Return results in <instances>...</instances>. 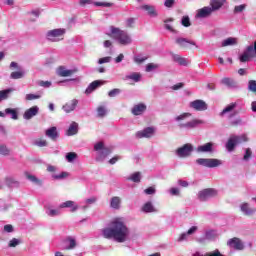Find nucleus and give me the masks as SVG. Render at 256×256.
Instances as JSON below:
<instances>
[{
  "mask_svg": "<svg viewBox=\"0 0 256 256\" xmlns=\"http://www.w3.org/2000/svg\"><path fill=\"white\" fill-rule=\"evenodd\" d=\"M66 30L64 28L54 29L47 32L46 37L48 41L55 43L57 41H63Z\"/></svg>",
  "mask_w": 256,
  "mask_h": 256,
  "instance_id": "nucleus-4",
  "label": "nucleus"
},
{
  "mask_svg": "<svg viewBox=\"0 0 256 256\" xmlns=\"http://www.w3.org/2000/svg\"><path fill=\"white\" fill-rule=\"evenodd\" d=\"M40 96L35 95V94H27L26 95V100L27 101H33V99H39Z\"/></svg>",
  "mask_w": 256,
  "mask_h": 256,
  "instance_id": "nucleus-63",
  "label": "nucleus"
},
{
  "mask_svg": "<svg viewBox=\"0 0 256 256\" xmlns=\"http://www.w3.org/2000/svg\"><path fill=\"white\" fill-rule=\"evenodd\" d=\"M111 228H104L102 235L104 239H114L118 243H125L129 237V228L121 218H116L110 223Z\"/></svg>",
  "mask_w": 256,
  "mask_h": 256,
  "instance_id": "nucleus-1",
  "label": "nucleus"
},
{
  "mask_svg": "<svg viewBox=\"0 0 256 256\" xmlns=\"http://www.w3.org/2000/svg\"><path fill=\"white\" fill-rule=\"evenodd\" d=\"M38 85L39 87H44V89H49V87H51V81L40 80L38 81Z\"/></svg>",
  "mask_w": 256,
  "mask_h": 256,
  "instance_id": "nucleus-51",
  "label": "nucleus"
},
{
  "mask_svg": "<svg viewBox=\"0 0 256 256\" xmlns=\"http://www.w3.org/2000/svg\"><path fill=\"white\" fill-rule=\"evenodd\" d=\"M119 93H121V89L119 88H115V89H112L108 95L109 97H117V95H119Z\"/></svg>",
  "mask_w": 256,
  "mask_h": 256,
  "instance_id": "nucleus-54",
  "label": "nucleus"
},
{
  "mask_svg": "<svg viewBox=\"0 0 256 256\" xmlns=\"http://www.w3.org/2000/svg\"><path fill=\"white\" fill-rule=\"evenodd\" d=\"M164 5L165 7H168V9H170L175 5V0H165Z\"/></svg>",
  "mask_w": 256,
  "mask_h": 256,
  "instance_id": "nucleus-61",
  "label": "nucleus"
},
{
  "mask_svg": "<svg viewBox=\"0 0 256 256\" xmlns=\"http://www.w3.org/2000/svg\"><path fill=\"white\" fill-rule=\"evenodd\" d=\"M240 209H241L242 213H244V215H247L248 217L251 215H254V213H256V209L249 207V203H243L240 206Z\"/></svg>",
  "mask_w": 256,
  "mask_h": 256,
  "instance_id": "nucleus-22",
  "label": "nucleus"
},
{
  "mask_svg": "<svg viewBox=\"0 0 256 256\" xmlns=\"http://www.w3.org/2000/svg\"><path fill=\"white\" fill-rule=\"evenodd\" d=\"M98 117H105L107 115V110L103 106L97 108Z\"/></svg>",
  "mask_w": 256,
  "mask_h": 256,
  "instance_id": "nucleus-50",
  "label": "nucleus"
},
{
  "mask_svg": "<svg viewBox=\"0 0 256 256\" xmlns=\"http://www.w3.org/2000/svg\"><path fill=\"white\" fill-rule=\"evenodd\" d=\"M222 83H223V85H226L227 87H235V85H237L235 80H233L231 78H223Z\"/></svg>",
  "mask_w": 256,
  "mask_h": 256,
  "instance_id": "nucleus-36",
  "label": "nucleus"
},
{
  "mask_svg": "<svg viewBox=\"0 0 256 256\" xmlns=\"http://www.w3.org/2000/svg\"><path fill=\"white\" fill-rule=\"evenodd\" d=\"M105 148V144L103 142H98L94 145V151H102Z\"/></svg>",
  "mask_w": 256,
  "mask_h": 256,
  "instance_id": "nucleus-56",
  "label": "nucleus"
},
{
  "mask_svg": "<svg viewBox=\"0 0 256 256\" xmlns=\"http://www.w3.org/2000/svg\"><path fill=\"white\" fill-rule=\"evenodd\" d=\"M251 57H255L252 45L248 46L246 51L240 56V61L241 63H247Z\"/></svg>",
  "mask_w": 256,
  "mask_h": 256,
  "instance_id": "nucleus-14",
  "label": "nucleus"
},
{
  "mask_svg": "<svg viewBox=\"0 0 256 256\" xmlns=\"http://www.w3.org/2000/svg\"><path fill=\"white\" fill-rule=\"evenodd\" d=\"M96 7H113V3L111 2H94Z\"/></svg>",
  "mask_w": 256,
  "mask_h": 256,
  "instance_id": "nucleus-49",
  "label": "nucleus"
},
{
  "mask_svg": "<svg viewBox=\"0 0 256 256\" xmlns=\"http://www.w3.org/2000/svg\"><path fill=\"white\" fill-rule=\"evenodd\" d=\"M159 66L157 64L154 63H149L146 66V71L147 73H150V71H153V69H157Z\"/></svg>",
  "mask_w": 256,
  "mask_h": 256,
  "instance_id": "nucleus-57",
  "label": "nucleus"
},
{
  "mask_svg": "<svg viewBox=\"0 0 256 256\" xmlns=\"http://www.w3.org/2000/svg\"><path fill=\"white\" fill-rule=\"evenodd\" d=\"M147 59H149V56H144V57L136 56V57H134V61L138 65H141V63H145V61H147Z\"/></svg>",
  "mask_w": 256,
  "mask_h": 256,
  "instance_id": "nucleus-46",
  "label": "nucleus"
},
{
  "mask_svg": "<svg viewBox=\"0 0 256 256\" xmlns=\"http://www.w3.org/2000/svg\"><path fill=\"white\" fill-rule=\"evenodd\" d=\"M232 45H237V38L230 37L222 42V47H229Z\"/></svg>",
  "mask_w": 256,
  "mask_h": 256,
  "instance_id": "nucleus-31",
  "label": "nucleus"
},
{
  "mask_svg": "<svg viewBox=\"0 0 256 256\" xmlns=\"http://www.w3.org/2000/svg\"><path fill=\"white\" fill-rule=\"evenodd\" d=\"M248 91H250L251 93H256V81L255 80H249Z\"/></svg>",
  "mask_w": 256,
  "mask_h": 256,
  "instance_id": "nucleus-42",
  "label": "nucleus"
},
{
  "mask_svg": "<svg viewBox=\"0 0 256 256\" xmlns=\"http://www.w3.org/2000/svg\"><path fill=\"white\" fill-rule=\"evenodd\" d=\"M211 197H217L215 188H206L198 192L199 201H208Z\"/></svg>",
  "mask_w": 256,
  "mask_h": 256,
  "instance_id": "nucleus-6",
  "label": "nucleus"
},
{
  "mask_svg": "<svg viewBox=\"0 0 256 256\" xmlns=\"http://www.w3.org/2000/svg\"><path fill=\"white\" fill-rule=\"evenodd\" d=\"M153 135H155V127H147L142 131H138L136 133V136L138 137V139H149L151 137H153Z\"/></svg>",
  "mask_w": 256,
  "mask_h": 256,
  "instance_id": "nucleus-9",
  "label": "nucleus"
},
{
  "mask_svg": "<svg viewBox=\"0 0 256 256\" xmlns=\"http://www.w3.org/2000/svg\"><path fill=\"white\" fill-rule=\"evenodd\" d=\"M247 9V4H241L234 7V13H243Z\"/></svg>",
  "mask_w": 256,
  "mask_h": 256,
  "instance_id": "nucleus-45",
  "label": "nucleus"
},
{
  "mask_svg": "<svg viewBox=\"0 0 256 256\" xmlns=\"http://www.w3.org/2000/svg\"><path fill=\"white\" fill-rule=\"evenodd\" d=\"M5 113H6V115H11V119H14V120L19 119V115L17 113V109L6 108L5 109Z\"/></svg>",
  "mask_w": 256,
  "mask_h": 256,
  "instance_id": "nucleus-30",
  "label": "nucleus"
},
{
  "mask_svg": "<svg viewBox=\"0 0 256 256\" xmlns=\"http://www.w3.org/2000/svg\"><path fill=\"white\" fill-rule=\"evenodd\" d=\"M231 127H239L241 125V118H237L230 122Z\"/></svg>",
  "mask_w": 256,
  "mask_h": 256,
  "instance_id": "nucleus-60",
  "label": "nucleus"
},
{
  "mask_svg": "<svg viewBox=\"0 0 256 256\" xmlns=\"http://www.w3.org/2000/svg\"><path fill=\"white\" fill-rule=\"evenodd\" d=\"M79 129V125L77 124V122H72L71 125L69 126L66 135L68 137H71L73 135H77V131Z\"/></svg>",
  "mask_w": 256,
  "mask_h": 256,
  "instance_id": "nucleus-26",
  "label": "nucleus"
},
{
  "mask_svg": "<svg viewBox=\"0 0 256 256\" xmlns=\"http://www.w3.org/2000/svg\"><path fill=\"white\" fill-rule=\"evenodd\" d=\"M66 241H68V242L70 243L69 246L65 248L66 251H69V250H71V249H75V247H77V242L75 241L74 238L68 237V238L66 239Z\"/></svg>",
  "mask_w": 256,
  "mask_h": 256,
  "instance_id": "nucleus-37",
  "label": "nucleus"
},
{
  "mask_svg": "<svg viewBox=\"0 0 256 256\" xmlns=\"http://www.w3.org/2000/svg\"><path fill=\"white\" fill-rule=\"evenodd\" d=\"M213 13V9L209 6H205L197 11L196 17L199 19H205Z\"/></svg>",
  "mask_w": 256,
  "mask_h": 256,
  "instance_id": "nucleus-11",
  "label": "nucleus"
},
{
  "mask_svg": "<svg viewBox=\"0 0 256 256\" xmlns=\"http://www.w3.org/2000/svg\"><path fill=\"white\" fill-rule=\"evenodd\" d=\"M34 145H36V147H47L49 142H47L45 138H38L34 141Z\"/></svg>",
  "mask_w": 256,
  "mask_h": 256,
  "instance_id": "nucleus-32",
  "label": "nucleus"
},
{
  "mask_svg": "<svg viewBox=\"0 0 256 256\" xmlns=\"http://www.w3.org/2000/svg\"><path fill=\"white\" fill-rule=\"evenodd\" d=\"M247 141H249V139L245 134H242L240 136L232 135L226 143V149L227 151H229V153H231L235 151V147H237V145H240V143H247Z\"/></svg>",
  "mask_w": 256,
  "mask_h": 256,
  "instance_id": "nucleus-2",
  "label": "nucleus"
},
{
  "mask_svg": "<svg viewBox=\"0 0 256 256\" xmlns=\"http://www.w3.org/2000/svg\"><path fill=\"white\" fill-rule=\"evenodd\" d=\"M108 155H111V150L110 148L104 147L103 150L100 152L101 157H108Z\"/></svg>",
  "mask_w": 256,
  "mask_h": 256,
  "instance_id": "nucleus-52",
  "label": "nucleus"
},
{
  "mask_svg": "<svg viewBox=\"0 0 256 256\" xmlns=\"http://www.w3.org/2000/svg\"><path fill=\"white\" fill-rule=\"evenodd\" d=\"M21 243V241L17 238H13L12 240H10L8 247H17V245H19Z\"/></svg>",
  "mask_w": 256,
  "mask_h": 256,
  "instance_id": "nucleus-53",
  "label": "nucleus"
},
{
  "mask_svg": "<svg viewBox=\"0 0 256 256\" xmlns=\"http://www.w3.org/2000/svg\"><path fill=\"white\" fill-rule=\"evenodd\" d=\"M11 150L7 148L6 145L0 144V155H4V157H7V155H10Z\"/></svg>",
  "mask_w": 256,
  "mask_h": 256,
  "instance_id": "nucleus-40",
  "label": "nucleus"
},
{
  "mask_svg": "<svg viewBox=\"0 0 256 256\" xmlns=\"http://www.w3.org/2000/svg\"><path fill=\"white\" fill-rule=\"evenodd\" d=\"M185 87V84L183 82H180L178 84H175L172 86L173 91H179V89H183Z\"/></svg>",
  "mask_w": 256,
  "mask_h": 256,
  "instance_id": "nucleus-59",
  "label": "nucleus"
},
{
  "mask_svg": "<svg viewBox=\"0 0 256 256\" xmlns=\"http://www.w3.org/2000/svg\"><path fill=\"white\" fill-rule=\"evenodd\" d=\"M147 111V106L143 103L137 104L132 108V113L134 115H143Z\"/></svg>",
  "mask_w": 256,
  "mask_h": 256,
  "instance_id": "nucleus-21",
  "label": "nucleus"
},
{
  "mask_svg": "<svg viewBox=\"0 0 256 256\" xmlns=\"http://www.w3.org/2000/svg\"><path fill=\"white\" fill-rule=\"evenodd\" d=\"M48 215H49V217H55V216L59 215V210L50 209L48 211Z\"/></svg>",
  "mask_w": 256,
  "mask_h": 256,
  "instance_id": "nucleus-62",
  "label": "nucleus"
},
{
  "mask_svg": "<svg viewBox=\"0 0 256 256\" xmlns=\"http://www.w3.org/2000/svg\"><path fill=\"white\" fill-rule=\"evenodd\" d=\"M190 107L195 111H207V103L203 100H195L190 103Z\"/></svg>",
  "mask_w": 256,
  "mask_h": 256,
  "instance_id": "nucleus-12",
  "label": "nucleus"
},
{
  "mask_svg": "<svg viewBox=\"0 0 256 256\" xmlns=\"http://www.w3.org/2000/svg\"><path fill=\"white\" fill-rule=\"evenodd\" d=\"M37 113H39V107L37 106H33L30 109L26 110L24 113V119H33V117H35V115H37Z\"/></svg>",
  "mask_w": 256,
  "mask_h": 256,
  "instance_id": "nucleus-18",
  "label": "nucleus"
},
{
  "mask_svg": "<svg viewBox=\"0 0 256 256\" xmlns=\"http://www.w3.org/2000/svg\"><path fill=\"white\" fill-rule=\"evenodd\" d=\"M202 123L203 122L201 120H192L187 123H180L179 127H181L182 129H195L197 125H201Z\"/></svg>",
  "mask_w": 256,
  "mask_h": 256,
  "instance_id": "nucleus-16",
  "label": "nucleus"
},
{
  "mask_svg": "<svg viewBox=\"0 0 256 256\" xmlns=\"http://www.w3.org/2000/svg\"><path fill=\"white\" fill-rule=\"evenodd\" d=\"M198 153H211L213 152V142H208L204 145L197 147Z\"/></svg>",
  "mask_w": 256,
  "mask_h": 256,
  "instance_id": "nucleus-19",
  "label": "nucleus"
},
{
  "mask_svg": "<svg viewBox=\"0 0 256 256\" xmlns=\"http://www.w3.org/2000/svg\"><path fill=\"white\" fill-rule=\"evenodd\" d=\"M235 107H237V103H231L228 106H226L220 113L221 117H223V115H225V113H231V111H233V109H235Z\"/></svg>",
  "mask_w": 256,
  "mask_h": 256,
  "instance_id": "nucleus-33",
  "label": "nucleus"
},
{
  "mask_svg": "<svg viewBox=\"0 0 256 256\" xmlns=\"http://www.w3.org/2000/svg\"><path fill=\"white\" fill-rule=\"evenodd\" d=\"M24 76L25 72L23 71H16L10 74L11 79H23Z\"/></svg>",
  "mask_w": 256,
  "mask_h": 256,
  "instance_id": "nucleus-39",
  "label": "nucleus"
},
{
  "mask_svg": "<svg viewBox=\"0 0 256 256\" xmlns=\"http://www.w3.org/2000/svg\"><path fill=\"white\" fill-rule=\"evenodd\" d=\"M173 59L176 63H179V65L184 67L189 65V61L186 58H183L181 55L176 54L173 56Z\"/></svg>",
  "mask_w": 256,
  "mask_h": 256,
  "instance_id": "nucleus-27",
  "label": "nucleus"
},
{
  "mask_svg": "<svg viewBox=\"0 0 256 256\" xmlns=\"http://www.w3.org/2000/svg\"><path fill=\"white\" fill-rule=\"evenodd\" d=\"M78 103L79 101L77 99H73L63 106V110L65 113H71V111H75V107H77Z\"/></svg>",
  "mask_w": 256,
  "mask_h": 256,
  "instance_id": "nucleus-17",
  "label": "nucleus"
},
{
  "mask_svg": "<svg viewBox=\"0 0 256 256\" xmlns=\"http://www.w3.org/2000/svg\"><path fill=\"white\" fill-rule=\"evenodd\" d=\"M142 211H144V213H155V211L157 210L155 209V207H153V204L151 202H147L142 207Z\"/></svg>",
  "mask_w": 256,
  "mask_h": 256,
  "instance_id": "nucleus-29",
  "label": "nucleus"
},
{
  "mask_svg": "<svg viewBox=\"0 0 256 256\" xmlns=\"http://www.w3.org/2000/svg\"><path fill=\"white\" fill-rule=\"evenodd\" d=\"M188 117H191V113H182L179 116H177L175 119L178 123H181V121H185V119H188Z\"/></svg>",
  "mask_w": 256,
  "mask_h": 256,
  "instance_id": "nucleus-44",
  "label": "nucleus"
},
{
  "mask_svg": "<svg viewBox=\"0 0 256 256\" xmlns=\"http://www.w3.org/2000/svg\"><path fill=\"white\" fill-rule=\"evenodd\" d=\"M112 35H114V39L119 41L120 45H129L131 43L129 34L119 28H112Z\"/></svg>",
  "mask_w": 256,
  "mask_h": 256,
  "instance_id": "nucleus-3",
  "label": "nucleus"
},
{
  "mask_svg": "<svg viewBox=\"0 0 256 256\" xmlns=\"http://www.w3.org/2000/svg\"><path fill=\"white\" fill-rule=\"evenodd\" d=\"M181 23L183 27H191V20L189 19V16H183Z\"/></svg>",
  "mask_w": 256,
  "mask_h": 256,
  "instance_id": "nucleus-47",
  "label": "nucleus"
},
{
  "mask_svg": "<svg viewBox=\"0 0 256 256\" xmlns=\"http://www.w3.org/2000/svg\"><path fill=\"white\" fill-rule=\"evenodd\" d=\"M52 177H53V179H56V180L65 179V177H69V173L62 172L61 174L53 175Z\"/></svg>",
  "mask_w": 256,
  "mask_h": 256,
  "instance_id": "nucleus-55",
  "label": "nucleus"
},
{
  "mask_svg": "<svg viewBox=\"0 0 256 256\" xmlns=\"http://www.w3.org/2000/svg\"><path fill=\"white\" fill-rule=\"evenodd\" d=\"M66 159H67L68 163H73V161H75V159H77V153H75V152L67 153Z\"/></svg>",
  "mask_w": 256,
  "mask_h": 256,
  "instance_id": "nucleus-43",
  "label": "nucleus"
},
{
  "mask_svg": "<svg viewBox=\"0 0 256 256\" xmlns=\"http://www.w3.org/2000/svg\"><path fill=\"white\" fill-rule=\"evenodd\" d=\"M176 43L179 45V47H181V49H191V45H196L194 41L187 38H177Z\"/></svg>",
  "mask_w": 256,
  "mask_h": 256,
  "instance_id": "nucleus-10",
  "label": "nucleus"
},
{
  "mask_svg": "<svg viewBox=\"0 0 256 256\" xmlns=\"http://www.w3.org/2000/svg\"><path fill=\"white\" fill-rule=\"evenodd\" d=\"M104 83L105 82L103 80H95V81L91 82L85 90L86 95H91V93H93V91L98 89V87H101V85H104Z\"/></svg>",
  "mask_w": 256,
  "mask_h": 256,
  "instance_id": "nucleus-13",
  "label": "nucleus"
},
{
  "mask_svg": "<svg viewBox=\"0 0 256 256\" xmlns=\"http://www.w3.org/2000/svg\"><path fill=\"white\" fill-rule=\"evenodd\" d=\"M9 93H13V89L9 88V89L0 91V97L2 101H5V99L9 98Z\"/></svg>",
  "mask_w": 256,
  "mask_h": 256,
  "instance_id": "nucleus-38",
  "label": "nucleus"
},
{
  "mask_svg": "<svg viewBox=\"0 0 256 256\" xmlns=\"http://www.w3.org/2000/svg\"><path fill=\"white\" fill-rule=\"evenodd\" d=\"M144 193H146V195H153L155 193V188L149 187L144 190Z\"/></svg>",
  "mask_w": 256,
  "mask_h": 256,
  "instance_id": "nucleus-64",
  "label": "nucleus"
},
{
  "mask_svg": "<svg viewBox=\"0 0 256 256\" xmlns=\"http://www.w3.org/2000/svg\"><path fill=\"white\" fill-rule=\"evenodd\" d=\"M129 179L133 181V183H141V172L133 173Z\"/></svg>",
  "mask_w": 256,
  "mask_h": 256,
  "instance_id": "nucleus-35",
  "label": "nucleus"
},
{
  "mask_svg": "<svg viewBox=\"0 0 256 256\" xmlns=\"http://www.w3.org/2000/svg\"><path fill=\"white\" fill-rule=\"evenodd\" d=\"M253 156V151H251V148H247L243 157L244 161H249V159Z\"/></svg>",
  "mask_w": 256,
  "mask_h": 256,
  "instance_id": "nucleus-48",
  "label": "nucleus"
},
{
  "mask_svg": "<svg viewBox=\"0 0 256 256\" xmlns=\"http://www.w3.org/2000/svg\"><path fill=\"white\" fill-rule=\"evenodd\" d=\"M73 73H75V70H67L63 66H60L58 68L59 77H71V75H73Z\"/></svg>",
  "mask_w": 256,
  "mask_h": 256,
  "instance_id": "nucleus-24",
  "label": "nucleus"
},
{
  "mask_svg": "<svg viewBox=\"0 0 256 256\" xmlns=\"http://www.w3.org/2000/svg\"><path fill=\"white\" fill-rule=\"evenodd\" d=\"M141 9L143 11H147V14L150 15V17H157V10H155V6L143 5L141 6Z\"/></svg>",
  "mask_w": 256,
  "mask_h": 256,
  "instance_id": "nucleus-25",
  "label": "nucleus"
},
{
  "mask_svg": "<svg viewBox=\"0 0 256 256\" xmlns=\"http://www.w3.org/2000/svg\"><path fill=\"white\" fill-rule=\"evenodd\" d=\"M46 137H49L52 141H57L59 139V131H57V127L53 126L46 130Z\"/></svg>",
  "mask_w": 256,
  "mask_h": 256,
  "instance_id": "nucleus-15",
  "label": "nucleus"
},
{
  "mask_svg": "<svg viewBox=\"0 0 256 256\" xmlns=\"http://www.w3.org/2000/svg\"><path fill=\"white\" fill-rule=\"evenodd\" d=\"M25 177L28 179V181H31L32 183H36L37 185H41V180L35 177V175L29 174V172H25Z\"/></svg>",
  "mask_w": 256,
  "mask_h": 256,
  "instance_id": "nucleus-34",
  "label": "nucleus"
},
{
  "mask_svg": "<svg viewBox=\"0 0 256 256\" xmlns=\"http://www.w3.org/2000/svg\"><path fill=\"white\" fill-rule=\"evenodd\" d=\"M193 153V145L192 144H184L182 147H179L176 150V155L178 157H181L182 159H185L186 157H191V154Z\"/></svg>",
  "mask_w": 256,
  "mask_h": 256,
  "instance_id": "nucleus-7",
  "label": "nucleus"
},
{
  "mask_svg": "<svg viewBox=\"0 0 256 256\" xmlns=\"http://www.w3.org/2000/svg\"><path fill=\"white\" fill-rule=\"evenodd\" d=\"M196 163L198 165H202V167H219L221 165V160L219 159H213V158H200L196 160Z\"/></svg>",
  "mask_w": 256,
  "mask_h": 256,
  "instance_id": "nucleus-5",
  "label": "nucleus"
},
{
  "mask_svg": "<svg viewBox=\"0 0 256 256\" xmlns=\"http://www.w3.org/2000/svg\"><path fill=\"white\" fill-rule=\"evenodd\" d=\"M60 209H65V208H72L71 212L75 213V211H77V209H79L78 205H75V201L72 200H68L62 204H60L59 206Z\"/></svg>",
  "mask_w": 256,
  "mask_h": 256,
  "instance_id": "nucleus-20",
  "label": "nucleus"
},
{
  "mask_svg": "<svg viewBox=\"0 0 256 256\" xmlns=\"http://www.w3.org/2000/svg\"><path fill=\"white\" fill-rule=\"evenodd\" d=\"M227 246L230 247V249H235V251H242V249L244 248L243 242H241V239L237 237L229 239L227 241Z\"/></svg>",
  "mask_w": 256,
  "mask_h": 256,
  "instance_id": "nucleus-8",
  "label": "nucleus"
},
{
  "mask_svg": "<svg viewBox=\"0 0 256 256\" xmlns=\"http://www.w3.org/2000/svg\"><path fill=\"white\" fill-rule=\"evenodd\" d=\"M125 79H132V81H135L137 83L141 79V74L132 73L131 75L125 76Z\"/></svg>",
  "mask_w": 256,
  "mask_h": 256,
  "instance_id": "nucleus-41",
  "label": "nucleus"
},
{
  "mask_svg": "<svg viewBox=\"0 0 256 256\" xmlns=\"http://www.w3.org/2000/svg\"><path fill=\"white\" fill-rule=\"evenodd\" d=\"M110 207H112V209H119V207H121V198L117 196L112 197Z\"/></svg>",
  "mask_w": 256,
  "mask_h": 256,
  "instance_id": "nucleus-28",
  "label": "nucleus"
},
{
  "mask_svg": "<svg viewBox=\"0 0 256 256\" xmlns=\"http://www.w3.org/2000/svg\"><path fill=\"white\" fill-rule=\"evenodd\" d=\"M204 256H225L219 250H214L213 252H208Z\"/></svg>",
  "mask_w": 256,
  "mask_h": 256,
  "instance_id": "nucleus-58",
  "label": "nucleus"
},
{
  "mask_svg": "<svg viewBox=\"0 0 256 256\" xmlns=\"http://www.w3.org/2000/svg\"><path fill=\"white\" fill-rule=\"evenodd\" d=\"M227 0H211L210 5L213 11H219L225 5Z\"/></svg>",
  "mask_w": 256,
  "mask_h": 256,
  "instance_id": "nucleus-23",
  "label": "nucleus"
}]
</instances>
